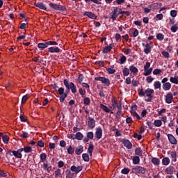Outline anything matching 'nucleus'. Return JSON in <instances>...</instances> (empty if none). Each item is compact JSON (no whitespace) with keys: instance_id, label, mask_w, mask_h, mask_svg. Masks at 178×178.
Masks as SVG:
<instances>
[{"instance_id":"31","label":"nucleus","mask_w":178,"mask_h":178,"mask_svg":"<svg viewBox=\"0 0 178 178\" xmlns=\"http://www.w3.org/2000/svg\"><path fill=\"white\" fill-rule=\"evenodd\" d=\"M42 169L44 170H47L48 173L51 172V166L48 165V163H45V162L43 163Z\"/></svg>"},{"instance_id":"24","label":"nucleus","mask_w":178,"mask_h":178,"mask_svg":"<svg viewBox=\"0 0 178 178\" xmlns=\"http://www.w3.org/2000/svg\"><path fill=\"white\" fill-rule=\"evenodd\" d=\"M139 34V32L137 29H131L130 33H129V35L130 37H137Z\"/></svg>"},{"instance_id":"21","label":"nucleus","mask_w":178,"mask_h":178,"mask_svg":"<svg viewBox=\"0 0 178 178\" xmlns=\"http://www.w3.org/2000/svg\"><path fill=\"white\" fill-rule=\"evenodd\" d=\"M123 145L127 148L128 149H131V147H133V145L129 140H124L123 141Z\"/></svg>"},{"instance_id":"45","label":"nucleus","mask_w":178,"mask_h":178,"mask_svg":"<svg viewBox=\"0 0 178 178\" xmlns=\"http://www.w3.org/2000/svg\"><path fill=\"white\" fill-rule=\"evenodd\" d=\"M90 103H91V100L90 99V97H84L83 98L84 105H90Z\"/></svg>"},{"instance_id":"47","label":"nucleus","mask_w":178,"mask_h":178,"mask_svg":"<svg viewBox=\"0 0 178 178\" xmlns=\"http://www.w3.org/2000/svg\"><path fill=\"white\" fill-rule=\"evenodd\" d=\"M67 152L70 155H72V154H74V147L69 146V147L67 148Z\"/></svg>"},{"instance_id":"56","label":"nucleus","mask_w":178,"mask_h":178,"mask_svg":"<svg viewBox=\"0 0 178 178\" xmlns=\"http://www.w3.org/2000/svg\"><path fill=\"white\" fill-rule=\"evenodd\" d=\"M163 113H166V108H162L161 110L158 111L159 116H162Z\"/></svg>"},{"instance_id":"1","label":"nucleus","mask_w":178,"mask_h":178,"mask_svg":"<svg viewBox=\"0 0 178 178\" xmlns=\"http://www.w3.org/2000/svg\"><path fill=\"white\" fill-rule=\"evenodd\" d=\"M64 86L67 88V91H72V94H76L77 92V88H76V85L73 82L69 83V80L64 79Z\"/></svg>"},{"instance_id":"19","label":"nucleus","mask_w":178,"mask_h":178,"mask_svg":"<svg viewBox=\"0 0 178 178\" xmlns=\"http://www.w3.org/2000/svg\"><path fill=\"white\" fill-rule=\"evenodd\" d=\"M35 6H36V8H39V9H42V10H47V6H45L43 3H35Z\"/></svg>"},{"instance_id":"64","label":"nucleus","mask_w":178,"mask_h":178,"mask_svg":"<svg viewBox=\"0 0 178 178\" xmlns=\"http://www.w3.org/2000/svg\"><path fill=\"white\" fill-rule=\"evenodd\" d=\"M79 92L81 95H86V90L83 89V88H79Z\"/></svg>"},{"instance_id":"6","label":"nucleus","mask_w":178,"mask_h":178,"mask_svg":"<svg viewBox=\"0 0 178 178\" xmlns=\"http://www.w3.org/2000/svg\"><path fill=\"white\" fill-rule=\"evenodd\" d=\"M151 73H152V67H151V63L146 62V64L144 65L143 76H149Z\"/></svg>"},{"instance_id":"9","label":"nucleus","mask_w":178,"mask_h":178,"mask_svg":"<svg viewBox=\"0 0 178 178\" xmlns=\"http://www.w3.org/2000/svg\"><path fill=\"white\" fill-rule=\"evenodd\" d=\"M58 94L60 95V102H64L65 99L67 97V93H65V88H60L58 89Z\"/></svg>"},{"instance_id":"7","label":"nucleus","mask_w":178,"mask_h":178,"mask_svg":"<svg viewBox=\"0 0 178 178\" xmlns=\"http://www.w3.org/2000/svg\"><path fill=\"white\" fill-rule=\"evenodd\" d=\"M143 47H145L144 52L146 54V55H148V54L151 53V49L154 47V43L152 42H150L149 43H142Z\"/></svg>"},{"instance_id":"35","label":"nucleus","mask_w":178,"mask_h":178,"mask_svg":"<svg viewBox=\"0 0 178 178\" xmlns=\"http://www.w3.org/2000/svg\"><path fill=\"white\" fill-rule=\"evenodd\" d=\"M153 124L155 126V127H161V126H162V120H155Z\"/></svg>"},{"instance_id":"5","label":"nucleus","mask_w":178,"mask_h":178,"mask_svg":"<svg viewBox=\"0 0 178 178\" xmlns=\"http://www.w3.org/2000/svg\"><path fill=\"white\" fill-rule=\"evenodd\" d=\"M168 80L169 79L166 77L161 80V83L163 84L162 87L164 91H169V90L172 88V84L170 82H168Z\"/></svg>"},{"instance_id":"59","label":"nucleus","mask_w":178,"mask_h":178,"mask_svg":"<svg viewBox=\"0 0 178 178\" xmlns=\"http://www.w3.org/2000/svg\"><path fill=\"white\" fill-rule=\"evenodd\" d=\"M178 30V27H177V25L175 24L173 25L172 27H171V31L172 33H176V31H177Z\"/></svg>"},{"instance_id":"22","label":"nucleus","mask_w":178,"mask_h":178,"mask_svg":"<svg viewBox=\"0 0 178 178\" xmlns=\"http://www.w3.org/2000/svg\"><path fill=\"white\" fill-rule=\"evenodd\" d=\"M84 16H88L90 19H97V15L92 12H85Z\"/></svg>"},{"instance_id":"17","label":"nucleus","mask_w":178,"mask_h":178,"mask_svg":"<svg viewBox=\"0 0 178 178\" xmlns=\"http://www.w3.org/2000/svg\"><path fill=\"white\" fill-rule=\"evenodd\" d=\"M168 138L170 144H173L174 145H176V144H177V140L176 139V138H175V136L173 135L168 134Z\"/></svg>"},{"instance_id":"32","label":"nucleus","mask_w":178,"mask_h":178,"mask_svg":"<svg viewBox=\"0 0 178 178\" xmlns=\"http://www.w3.org/2000/svg\"><path fill=\"white\" fill-rule=\"evenodd\" d=\"M83 138H84V135H83V134H81V132H77L75 134V140H83Z\"/></svg>"},{"instance_id":"11","label":"nucleus","mask_w":178,"mask_h":178,"mask_svg":"<svg viewBox=\"0 0 178 178\" xmlns=\"http://www.w3.org/2000/svg\"><path fill=\"white\" fill-rule=\"evenodd\" d=\"M71 172H74L76 175H77V173H80V172H81L83 170V166L79 165L78 167H76L75 165H72L71 166Z\"/></svg>"},{"instance_id":"62","label":"nucleus","mask_w":178,"mask_h":178,"mask_svg":"<svg viewBox=\"0 0 178 178\" xmlns=\"http://www.w3.org/2000/svg\"><path fill=\"white\" fill-rule=\"evenodd\" d=\"M21 137H22V138H29V134L27 132L22 131Z\"/></svg>"},{"instance_id":"37","label":"nucleus","mask_w":178,"mask_h":178,"mask_svg":"<svg viewBox=\"0 0 178 178\" xmlns=\"http://www.w3.org/2000/svg\"><path fill=\"white\" fill-rule=\"evenodd\" d=\"M94 151V145L92 143L90 144L88 149V152L90 156H92V152Z\"/></svg>"},{"instance_id":"27","label":"nucleus","mask_w":178,"mask_h":178,"mask_svg":"<svg viewBox=\"0 0 178 178\" xmlns=\"http://www.w3.org/2000/svg\"><path fill=\"white\" fill-rule=\"evenodd\" d=\"M152 163H153V165H155L156 166H159L161 161L159 160V159L154 157L152 159Z\"/></svg>"},{"instance_id":"15","label":"nucleus","mask_w":178,"mask_h":178,"mask_svg":"<svg viewBox=\"0 0 178 178\" xmlns=\"http://www.w3.org/2000/svg\"><path fill=\"white\" fill-rule=\"evenodd\" d=\"M165 102L166 104H172L173 102V95L171 92H168L165 95Z\"/></svg>"},{"instance_id":"33","label":"nucleus","mask_w":178,"mask_h":178,"mask_svg":"<svg viewBox=\"0 0 178 178\" xmlns=\"http://www.w3.org/2000/svg\"><path fill=\"white\" fill-rule=\"evenodd\" d=\"M83 146H79L75 150V154H76V155H81V154H83Z\"/></svg>"},{"instance_id":"26","label":"nucleus","mask_w":178,"mask_h":178,"mask_svg":"<svg viewBox=\"0 0 178 178\" xmlns=\"http://www.w3.org/2000/svg\"><path fill=\"white\" fill-rule=\"evenodd\" d=\"M100 108L102 109L104 112H106V113H109V112H111V109L109 108V107L102 104H100Z\"/></svg>"},{"instance_id":"60","label":"nucleus","mask_w":178,"mask_h":178,"mask_svg":"<svg viewBox=\"0 0 178 178\" xmlns=\"http://www.w3.org/2000/svg\"><path fill=\"white\" fill-rule=\"evenodd\" d=\"M135 154L136 155H139V156H140V155H142V152H141V149L140 148H136L135 149Z\"/></svg>"},{"instance_id":"16","label":"nucleus","mask_w":178,"mask_h":178,"mask_svg":"<svg viewBox=\"0 0 178 178\" xmlns=\"http://www.w3.org/2000/svg\"><path fill=\"white\" fill-rule=\"evenodd\" d=\"M48 51L51 54H58L60 52V49L58 47H51L48 48Z\"/></svg>"},{"instance_id":"25","label":"nucleus","mask_w":178,"mask_h":178,"mask_svg":"<svg viewBox=\"0 0 178 178\" xmlns=\"http://www.w3.org/2000/svg\"><path fill=\"white\" fill-rule=\"evenodd\" d=\"M129 70L131 72V73H133V74H137V73H138V69L137 67H136V66L134 65H131L129 67Z\"/></svg>"},{"instance_id":"2","label":"nucleus","mask_w":178,"mask_h":178,"mask_svg":"<svg viewBox=\"0 0 178 178\" xmlns=\"http://www.w3.org/2000/svg\"><path fill=\"white\" fill-rule=\"evenodd\" d=\"M49 45H58V42L55 41H47L44 43H38V47L40 51H43L45 48H48Z\"/></svg>"},{"instance_id":"14","label":"nucleus","mask_w":178,"mask_h":178,"mask_svg":"<svg viewBox=\"0 0 178 178\" xmlns=\"http://www.w3.org/2000/svg\"><path fill=\"white\" fill-rule=\"evenodd\" d=\"M88 126L90 127V129H94V127H95V120L89 117L88 120Z\"/></svg>"},{"instance_id":"51","label":"nucleus","mask_w":178,"mask_h":178,"mask_svg":"<svg viewBox=\"0 0 178 178\" xmlns=\"http://www.w3.org/2000/svg\"><path fill=\"white\" fill-rule=\"evenodd\" d=\"M161 55H163V56H164V58H166V59H168L170 57V54H169V52L165 51L161 52Z\"/></svg>"},{"instance_id":"18","label":"nucleus","mask_w":178,"mask_h":178,"mask_svg":"<svg viewBox=\"0 0 178 178\" xmlns=\"http://www.w3.org/2000/svg\"><path fill=\"white\" fill-rule=\"evenodd\" d=\"M113 48V44H110L108 46H106L103 50V54H108L112 51V49Z\"/></svg>"},{"instance_id":"46","label":"nucleus","mask_w":178,"mask_h":178,"mask_svg":"<svg viewBox=\"0 0 178 178\" xmlns=\"http://www.w3.org/2000/svg\"><path fill=\"white\" fill-rule=\"evenodd\" d=\"M122 72H123V75L125 77L129 76V74H130V70H129V68H124Z\"/></svg>"},{"instance_id":"34","label":"nucleus","mask_w":178,"mask_h":178,"mask_svg":"<svg viewBox=\"0 0 178 178\" xmlns=\"http://www.w3.org/2000/svg\"><path fill=\"white\" fill-rule=\"evenodd\" d=\"M55 177L59 178L62 176V170L58 168L54 172Z\"/></svg>"},{"instance_id":"10","label":"nucleus","mask_w":178,"mask_h":178,"mask_svg":"<svg viewBox=\"0 0 178 178\" xmlns=\"http://www.w3.org/2000/svg\"><path fill=\"white\" fill-rule=\"evenodd\" d=\"M49 6L50 8H51V9H54V10H63V6L60 5L50 3Z\"/></svg>"},{"instance_id":"42","label":"nucleus","mask_w":178,"mask_h":178,"mask_svg":"<svg viewBox=\"0 0 178 178\" xmlns=\"http://www.w3.org/2000/svg\"><path fill=\"white\" fill-rule=\"evenodd\" d=\"M106 70L109 74H113L114 73H116V70L111 67H106Z\"/></svg>"},{"instance_id":"43","label":"nucleus","mask_w":178,"mask_h":178,"mask_svg":"<svg viewBox=\"0 0 178 178\" xmlns=\"http://www.w3.org/2000/svg\"><path fill=\"white\" fill-rule=\"evenodd\" d=\"M161 86H162V84L159 82V81L154 82V90H158L161 88Z\"/></svg>"},{"instance_id":"8","label":"nucleus","mask_w":178,"mask_h":178,"mask_svg":"<svg viewBox=\"0 0 178 178\" xmlns=\"http://www.w3.org/2000/svg\"><path fill=\"white\" fill-rule=\"evenodd\" d=\"M95 80L96 81H101L104 86H106L107 87L110 86L111 81L108 78L102 77V76H98L95 77Z\"/></svg>"},{"instance_id":"48","label":"nucleus","mask_w":178,"mask_h":178,"mask_svg":"<svg viewBox=\"0 0 178 178\" xmlns=\"http://www.w3.org/2000/svg\"><path fill=\"white\" fill-rule=\"evenodd\" d=\"M2 140L5 144L9 143V136H8V135L3 136Z\"/></svg>"},{"instance_id":"54","label":"nucleus","mask_w":178,"mask_h":178,"mask_svg":"<svg viewBox=\"0 0 178 178\" xmlns=\"http://www.w3.org/2000/svg\"><path fill=\"white\" fill-rule=\"evenodd\" d=\"M13 155L15 156V153L14 151L12 150H8L6 153V157L9 158V156H13Z\"/></svg>"},{"instance_id":"44","label":"nucleus","mask_w":178,"mask_h":178,"mask_svg":"<svg viewBox=\"0 0 178 178\" xmlns=\"http://www.w3.org/2000/svg\"><path fill=\"white\" fill-rule=\"evenodd\" d=\"M82 158L85 162H88L90 161V156H88V154H83Z\"/></svg>"},{"instance_id":"63","label":"nucleus","mask_w":178,"mask_h":178,"mask_svg":"<svg viewBox=\"0 0 178 178\" xmlns=\"http://www.w3.org/2000/svg\"><path fill=\"white\" fill-rule=\"evenodd\" d=\"M116 118H117V119L122 118V110H118L117 111Z\"/></svg>"},{"instance_id":"55","label":"nucleus","mask_w":178,"mask_h":178,"mask_svg":"<svg viewBox=\"0 0 178 178\" xmlns=\"http://www.w3.org/2000/svg\"><path fill=\"white\" fill-rule=\"evenodd\" d=\"M146 81L147 83H151L152 82L154 81V77H152V76H148L146 78Z\"/></svg>"},{"instance_id":"3","label":"nucleus","mask_w":178,"mask_h":178,"mask_svg":"<svg viewBox=\"0 0 178 178\" xmlns=\"http://www.w3.org/2000/svg\"><path fill=\"white\" fill-rule=\"evenodd\" d=\"M145 97H147L145 99L146 102H151L154 98V90L151 88H147L145 90Z\"/></svg>"},{"instance_id":"53","label":"nucleus","mask_w":178,"mask_h":178,"mask_svg":"<svg viewBox=\"0 0 178 178\" xmlns=\"http://www.w3.org/2000/svg\"><path fill=\"white\" fill-rule=\"evenodd\" d=\"M149 8H151L153 10L158 9V3H154L149 5Z\"/></svg>"},{"instance_id":"23","label":"nucleus","mask_w":178,"mask_h":178,"mask_svg":"<svg viewBox=\"0 0 178 178\" xmlns=\"http://www.w3.org/2000/svg\"><path fill=\"white\" fill-rule=\"evenodd\" d=\"M131 115L133 116V118L137 119V120H140L141 117H140V115L137 113V112L134 111V110H131Z\"/></svg>"},{"instance_id":"41","label":"nucleus","mask_w":178,"mask_h":178,"mask_svg":"<svg viewBox=\"0 0 178 178\" xmlns=\"http://www.w3.org/2000/svg\"><path fill=\"white\" fill-rule=\"evenodd\" d=\"M40 162H45V161H47V154L45 153H42L40 155Z\"/></svg>"},{"instance_id":"30","label":"nucleus","mask_w":178,"mask_h":178,"mask_svg":"<svg viewBox=\"0 0 178 178\" xmlns=\"http://www.w3.org/2000/svg\"><path fill=\"white\" fill-rule=\"evenodd\" d=\"M170 83H172V84H178V76H171L170 78Z\"/></svg>"},{"instance_id":"36","label":"nucleus","mask_w":178,"mask_h":178,"mask_svg":"<svg viewBox=\"0 0 178 178\" xmlns=\"http://www.w3.org/2000/svg\"><path fill=\"white\" fill-rule=\"evenodd\" d=\"M162 163L165 166H168V165H169V163H170V159L168 157L163 158L162 160Z\"/></svg>"},{"instance_id":"52","label":"nucleus","mask_w":178,"mask_h":178,"mask_svg":"<svg viewBox=\"0 0 178 178\" xmlns=\"http://www.w3.org/2000/svg\"><path fill=\"white\" fill-rule=\"evenodd\" d=\"M87 137L90 140H92V138H94V132H92V131L88 132L87 133Z\"/></svg>"},{"instance_id":"13","label":"nucleus","mask_w":178,"mask_h":178,"mask_svg":"<svg viewBox=\"0 0 178 178\" xmlns=\"http://www.w3.org/2000/svg\"><path fill=\"white\" fill-rule=\"evenodd\" d=\"M95 136L97 140L102 138V129L99 127L96 129Z\"/></svg>"},{"instance_id":"39","label":"nucleus","mask_w":178,"mask_h":178,"mask_svg":"<svg viewBox=\"0 0 178 178\" xmlns=\"http://www.w3.org/2000/svg\"><path fill=\"white\" fill-rule=\"evenodd\" d=\"M140 163V157L138 156H135L133 158V164L138 165Z\"/></svg>"},{"instance_id":"12","label":"nucleus","mask_w":178,"mask_h":178,"mask_svg":"<svg viewBox=\"0 0 178 178\" xmlns=\"http://www.w3.org/2000/svg\"><path fill=\"white\" fill-rule=\"evenodd\" d=\"M22 152H23V148L18 149L17 150H14V156L19 159L23 158V154H22Z\"/></svg>"},{"instance_id":"49","label":"nucleus","mask_w":178,"mask_h":178,"mask_svg":"<svg viewBox=\"0 0 178 178\" xmlns=\"http://www.w3.org/2000/svg\"><path fill=\"white\" fill-rule=\"evenodd\" d=\"M161 73H162V70L161 69H155L153 71V74H154V76H157V74H161Z\"/></svg>"},{"instance_id":"57","label":"nucleus","mask_w":178,"mask_h":178,"mask_svg":"<svg viewBox=\"0 0 178 178\" xmlns=\"http://www.w3.org/2000/svg\"><path fill=\"white\" fill-rule=\"evenodd\" d=\"M134 138H138V140H141V138H143V136L140 134H137V133H135L134 134Z\"/></svg>"},{"instance_id":"29","label":"nucleus","mask_w":178,"mask_h":178,"mask_svg":"<svg viewBox=\"0 0 178 178\" xmlns=\"http://www.w3.org/2000/svg\"><path fill=\"white\" fill-rule=\"evenodd\" d=\"M170 156L172 162H177V153H176V152H172Z\"/></svg>"},{"instance_id":"58","label":"nucleus","mask_w":178,"mask_h":178,"mask_svg":"<svg viewBox=\"0 0 178 178\" xmlns=\"http://www.w3.org/2000/svg\"><path fill=\"white\" fill-rule=\"evenodd\" d=\"M170 16H172V17H176L177 16V11L172 10L170 11Z\"/></svg>"},{"instance_id":"28","label":"nucleus","mask_w":178,"mask_h":178,"mask_svg":"<svg viewBox=\"0 0 178 178\" xmlns=\"http://www.w3.org/2000/svg\"><path fill=\"white\" fill-rule=\"evenodd\" d=\"M174 170H175V168L172 166H169L167 168H165V173L167 175H173Z\"/></svg>"},{"instance_id":"20","label":"nucleus","mask_w":178,"mask_h":178,"mask_svg":"<svg viewBox=\"0 0 178 178\" xmlns=\"http://www.w3.org/2000/svg\"><path fill=\"white\" fill-rule=\"evenodd\" d=\"M118 16H119V13H117L116 10H113L110 14V17L112 20H116L118 19Z\"/></svg>"},{"instance_id":"4","label":"nucleus","mask_w":178,"mask_h":178,"mask_svg":"<svg viewBox=\"0 0 178 178\" xmlns=\"http://www.w3.org/2000/svg\"><path fill=\"white\" fill-rule=\"evenodd\" d=\"M146 172L145 168L140 165H136L132 168V173H135V175H145Z\"/></svg>"},{"instance_id":"61","label":"nucleus","mask_w":178,"mask_h":178,"mask_svg":"<svg viewBox=\"0 0 178 178\" xmlns=\"http://www.w3.org/2000/svg\"><path fill=\"white\" fill-rule=\"evenodd\" d=\"M162 19H163V14H159L156 15V20H162Z\"/></svg>"},{"instance_id":"38","label":"nucleus","mask_w":178,"mask_h":178,"mask_svg":"<svg viewBox=\"0 0 178 178\" xmlns=\"http://www.w3.org/2000/svg\"><path fill=\"white\" fill-rule=\"evenodd\" d=\"M23 151L25 152V154H30V152H31L33 149L30 146H24L23 148Z\"/></svg>"},{"instance_id":"40","label":"nucleus","mask_w":178,"mask_h":178,"mask_svg":"<svg viewBox=\"0 0 178 178\" xmlns=\"http://www.w3.org/2000/svg\"><path fill=\"white\" fill-rule=\"evenodd\" d=\"M66 178H74V172H72V171H66Z\"/></svg>"},{"instance_id":"50","label":"nucleus","mask_w":178,"mask_h":178,"mask_svg":"<svg viewBox=\"0 0 178 178\" xmlns=\"http://www.w3.org/2000/svg\"><path fill=\"white\" fill-rule=\"evenodd\" d=\"M156 38H157V40H159V41H162V40H163V38H165V35H163V34H162V33H158L156 35Z\"/></svg>"}]
</instances>
